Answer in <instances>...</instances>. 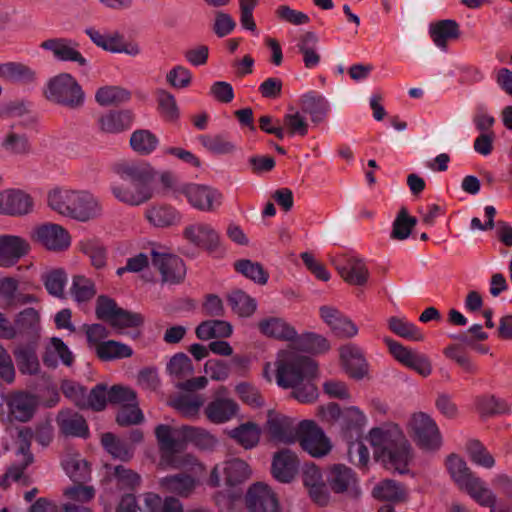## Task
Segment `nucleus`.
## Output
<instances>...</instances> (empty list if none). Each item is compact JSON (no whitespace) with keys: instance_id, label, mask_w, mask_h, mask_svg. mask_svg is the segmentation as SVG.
I'll use <instances>...</instances> for the list:
<instances>
[{"instance_id":"4be33fe9","label":"nucleus","mask_w":512,"mask_h":512,"mask_svg":"<svg viewBox=\"0 0 512 512\" xmlns=\"http://www.w3.org/2000/svg\"><path fill=\"white\" fill-rule=\"evenodd\" d=\"M32 197L18 189L0 190V214L26 215L33 210Z\"/></svg>"},{"instance_id":"0eeeda50","label":"nucleus","mask_w":512,"mask_h":512,"mask_svg":"<svg viewBox=\"0 0 512 512\" xmlns=\"http://www.w3.org/2000/svg\"><path fill=\"white\" fill-rule=\"evenodd\" d=\"M390 354L403 366L413 370L420 376L426 378L433 372V366L430 358L415 349H411L401 343L389 338H383Z\"/></svg>"},{"instance_id":"de8ad7c7","label":"nucleus","mask_w":512,"mask_h":512,"mask_svg":"<svg viewBox=\"0 0 512 512\" xmlns=\"http://www.w3.org/2000/svg\"><path fill=\"white\" fill-rule=\"evenodd\" d=\"M389 329L399 337L419 342L424 339L421 330L404 317L393 316L387 320Z\"/></svg>"},{"instance_id":"ddd939ff","label":"nucleus","mask_w":512,"mask_h":512,"mask_svg":"<svg viewBox=\"0 0 512 512\" xmlns=\"http://www.w3.org/2000/svg\"><path fill=\"white\" fill-rule=\"evenodd\" d=\"M180 194H183L188 203L195 209L211 212L222 203V194L216 188L197 183L182 184Z\"/></svg>"},{"instance_id":"72a5a7b5","label":"nucleus","mask_w":512,"mask_h":512,"mask_svg":"<svg viewBox=\"0 0 512 512\" xmlns=\"http://www.w3.org/2000/svg\"><path fill=\"white\" fill-rule=\"evenodd\" d=\"M258 328L264 336L278 340L292 341L297 337L295 328L282 318L262 319L258 323Z\"/></svg>"},{"instance_id":"774afa93","label":"nucleus","mask_w":512,"mask_h":512,"mask_svg":"<svg viewBox=\"0 0 512 512\" xmlns=\"http://www.w3.org/2000/svg\"><path fill=\"white\" fill-rule=\"evenodd\" d=\"M236 21L227 12L223 10H216L212 23V31L219 38H223L231 34L236 28Z\"/></svg>"},{"instance_id":"6ab92c4d","label":"nucleus","mask_w":512,"mask_h":512,"mask_svg":"<svg viewBox=\"0 0 512 512\" xmlns=\"http://www.w3.org/2000/svg\"><path fill=\"white\" fill-rule=\"evenodd\" d=\"M40 47L52 53L59 61L76 62L79 66L86 67L87 59L78 50V43L68 38H50L43 41Z\"/></svg>"},{"instance_id":"4468645a","label":"nucleus","mask_w":512,"mask_h":512,"mask_svg":"<svg viewBox=\"0 0 512 512\" xmlns=\"http://www.w3.org/2000/svg\"><path fill=\"white\" fill-rule=\"evenodd\" d=\"M151 262L159 272L163 284H178L186 275V267L182 259L164 250H151Z\"/></svg>"},{"instance_id":"0e129e2a","label":"nucleus","mask_w":512,"mask_h":512,"mask_svg":"<svg viewBox=\"0 0 512 512\" xmlns=\"http://www.w3.org/2000/svg\"><path fill=\"white\" fill-rule=\"evenodd\" d=\"M477 408L484 415L505 414L510 412V406L501 398L494 395H484L477 399Z\"/></svg>"},{"instance_id":"49530a36","label":"nucleus","mask_w":512,"mask_h":512,"mask_svg":"<svg viewBox=\"0 0 512 512\" xmlns=\"http://www.w3.org/2000/svg\"><path fill=\"white\" fill-rule=\"evenodd\" d=\"M36 398L32 395L20 393L15 395L10 402L11 415L19 421H28L36 408Z\"/></svg>"},{"instance_id":"f8f14e48","label":"nucleus","mask_w":512,"mask_h":512,"mask_svg":"<svg viewBox=\"0 0 512 512\" xmlns=\"http://www.w3.org/2000/svg\"><path fill=\"white\" fill-rule=\"evenodd\" d=\"M265 431L274 442L292 444L298 439L300 422L292 417L270 410L267 414Z\"/></svg>"},{"instance_id":"7c9ffc66","label":"nucleus","mask_w":512,"mask_h":512,"mask_svg":"<svg viewBox=\"0 0 512 512\" xmlns=\"http://www.w3.org/2000/svg\"><path fill=\"white\" fill-rule=\"evenodd\" d=\"M460 490L468 494L478 505L488 507L490 512L497 510L496 494L488 487L486 482L478 476L475 475Z\"/></svg>"},{"instance_id":"2f4dec72","label":"nucleus","mask_w":512,"mask_h":512,"mask_svg":"<svg viewBox=\"0 0 512 512\" xmlns=\"http://www.w3.org/2000/svg\"><path fill=\"white\" fill-rule=\"evenodd\" d=\"M298 466L297 455L290 450H283L274 456L272 473L278 481L288 483L295 477Z\"/></svg>"},{"instance_id":"9b49d317","label":"nucleus","mask_w":512,"mask_h":512,"mask_svg":"<svg viewBox=\"0 0 512 512\" xmlns=\"http://www.w3.org/2000/svg\"><path fill=\"white\" fill-rule=\"evenodd\" d=\"M85 33L98 47L111 53H124L131 57L141 54L142 49L135 41H126L124 37L115 31H101L95 28H87Z\"/></svg>"},{"instance_id":"864d4df0","label":"nucleus","mask_w":512,"mask_h":512,"mask_svg":"<svg viewBox=\"0 0 512 512\" xmlns=\"http://www.w3.org/2000/svg\"><path fill=\"white\" fill-rule=\"evenodd\" d=\"M446 466L451 478L459 489L475 476L468 468L466 462L457 455H450L447 458Z\"/></svg>"},{"instance_id":"f03ea898","label":"nucleus","mask_w":512,"mask_h":512,"mask_svg":"<svg viewBox=\"0 0 512 512\" xmlns=\"http://www.w3.org/2000/svg\"><path fill=\"white\" fill-rule=\"evenodd\" d=\"M155 434L161 450L160 466L175 469L192 466L195 474L202 473L204 467L196 463L191 455L182 452L184 443L194 442L200 446L216 443L215 437L208 431L192 426L171 428L162 424L156 427Z\"/></svg>"},{"instance_id":"3c124183","label":"nucleus","mask_w":512,"mask_h":512,"mask_svg":"<svg viewBox=\"0 0 512 512\" xmlns=\"http://www.w3.org/2000/svg\"><path fill=\"white\" fill-rule=\"evenodd\" d=\"M282 126L285 129V135L305 136L308 133L309 124L306 117L297 109L290 107L283 117Z\"/></svg>"},{"instance_id":"69168bd1","label":"nucleus","mask_w":512,"mask_h":512,"mask_svg":"<svg viewBox=\"0 0 512 512\" xmlns=\"http://www.w3.org/2000/svg\"><path fill=\"white\" fill-rule=\"evenodd\" d=\"M105 450L114 458L128 460L132 456V449L126 443L117 439L113 434L106 433L101 439Z\"/></svg>"},{"instance_id":"13d9d810","label":"nucleus","mask_w":512,"mask_h":512,"mask_svg":"<svg viewBox=\"0 0 512 512\" xmlns=\"http://www.w3.org/2000/svg\"><path fill=\"white\" fill-rule=\"evenodd\" d=\"M156 95L161 116L167 121H176L179 118L180 111L174 95L164 89H159Z\"/></svg>"},{"instance_id":"5fc2aeb1","label":"nucleus","mask_w":512,"mask_h":512,"mask_svg":"<svg viewBox=\"0 0 512 512\" xmlns=\"http://www.w3.org/2000/svg\"><path fill=\"white\" fill-rule=\"evenodd\" d=\"M70 294L77 303L87 302L96 294L94 282L83 275H75L72 279Z\"/></svg>"},{"instance_id":"a211bd4d","label":"nucleus","mask_w":512,"mask_h":512,"mask_svg":"<svg viewBox=\"0 0 512 512\" xmlns=\"http://www.w3.org/2000/svg\"><path fill=\"white\" fill-rule=\"evenodd\" d=\"M31 250L30 243L24 237L13 234L0 235V267L14 266Z\"/></svg>"},{"instance_id":"680f3d73","label":"nucleus","mask_w":512,"mask_h":512,"mask_svg":"<svg viewBox=\"0 0 512 512\" xmlns=\"http://www.w3.org/2000/svg\"><path fill=\"white\" fill-rule=\"evenodd\" d=\"M229 304L232 310L240 317H249L256 310V302L242 291H235L229 296Z\"/></svg>"},{"instance_id":"c9c22d12","label":"nucleus","mask_w":512,"mask_h":512,"mask_svg":"<svg viewBox=\"0 0 512 512\" xmlns=\"http://www.w3.org/2000/svg\"><path fill=\"white\" fill-rule=\"evenodd\" d=\"M13 355L22 374L36 375L40 372V361L33 346L19 344L14 347Z\"/></svg>"},{"instance_id":"6e6d98bb","label":"nucleus","mask_w":512,"mask_h":512,"mask_svg":"<svg viewBox=\"0 0 512 512\" xmlns=\"http://www.w3.org/2000/svg\"><path fill=\"white\" fill-rule=\"evenodd\" d=\"M130 93L118 86H104L95 93V100L101 106L118 105L128 101Z\"/></svg>"},{"instance_id":"338daca9","label":"nucleus","mask_w":512,"mask_h":512,"mask_svg":"<svg viewBox=\"0 0 512 512\" xmlns=\"http://www.w3.org/2000/svg\"><path fill=\"white\" fill-rule=\"evenodd\" d=\"M201 144L215 154H231L236 150V145L221 135H204L200 137Z\"/></svg>"},{"instance_id":"ea45409f","label":"nucleus","mask_w":512,"mask_h":512,"mask_svg":"<svg viewBox=\"0 0 512 512\" xmlns=\"http://www.w3.org/2000/svg\"><path fill=\"white\" fill-rule=\"evenodd\" d=\"M0 78L7 81L30 83L35 80L36 72L20 62L0 63Z\"/></svg>"},{"instance_id":"603ef678","label":"nucleus","mask_w":512,"mask_h":512,"mask_svg":"<svg viewBox=\"0 0 512 512\" xmlns=\"http://www.w3.org/2000/svg\"><path fill=\"white\" fill-rule=\"evenodd\" d=\"M374 497L392 502H402L406 500V490L398 483L392 480H383L373 488Z\"/></svg>"},{"instance_id":"6e6552de","label":"nucleus","mask_w":512,"mask_h":512,"mask_svg":"<svg viewBox=\"0 0 512 512\" xmlns=\"http://www.w3.org/2000/svg\"><path fill=\"white\" fill-rule=\"evenodd\" d=\"M297 441L301 448L314 458H321L330 453L332 442L315 422L300 421V432Z\"/></svg>"},{"instance_id":"dca6fc26","label":"nucleus","mask_w":512,"mask_h":512,"mask_svg":"<svg viewBox=\"0 0 512 512\" xmlns=\"http://www.w3.org/2000/svg\"><path fill=\"white\" fill-rule=\"evenodd\" d=\"M247 512H280V503L275 492L266 484L258 482L249 487L245 495Z\"/></svg>"},{"instance_id":"052dcab7","label":"nucleus","mask_w":512,"mask_h":512,"mask_svg":"<svg viewBox=\"0 0 512 512\" xmlns=\"http://www.w3.org/2000/svg\"><path fill=\"white\" fill-rule=\"evenodd\" d=\"M1 147L12 155H24L30 150L28 139L23 134L9 131L1 140Z\"/></svg>"},{"instance_id":"f257e3e1","label":"nucleus","mask_w":512,"mask_h":512,"mask_svg":"<svg viewBox=\"0 0 512 512\" xmlns=\"http://www.w3.org/2000/svg\"><path fill=\"white\" fill-rule=\"evenodd\" d=\"M263 378L283 389H292V396L300 403H311L318 397L313 381L319 376L318 364L293 350H281L273 362L263 366Z\"/></svg>"},{"instance_id":"9d476101","label":"nucleus","mask_w":512,"mask_h":512,"mask_svg":"<svg viewBox=\"0 0 512 512\" xmlns=\"http://www.w3.org/2000/svg\"><path fill=\"white\" fill-rule=\"evenodd\" d=\"M408 429L420 447L427 450L440 447L441 435L430 415L423 412L414 413L408 422Z\"/></svg>"},{"instance_id":"a19ab883","label":"nucleus","mask_w":512,"mask_h":512,"mask_svg":"<svg viewBox=\"0 0 512 512\" xmlns=\"http://www.w3.org/2000/svg\"><path fill=\"white\" fill-rule=\"evenodd\" d=\"M199 484V479L189 475L167 476L160 480V485L170 493L180 496L190 495Z\"/></svg>"},{"instance_id":"f704fd0d","label":"nucleus","mask_w":512,"mask_h":512,"mask_svg":"<svg viewBox=\"0 0 512 512\" xmlns=\"http://www.w3.org/2000/svg\"><path fill=\"white\" fill-rule=\"evenodd\" d=\"M61 432L68 436L87 437L89 430L85 419L76 412L63 410L57 416Z\"/></svg>"},{"instance_id":"c85d7f7f","label":"nucleus","mask_w":512,"mask_h":512,"mask_svg":"<svg viewBox=\"0 0 512 512\" xmlns=\"http://www.w3.org/2000/svg\"><path fill=\"white\" fill-rule=\"evenodd\" d=\"M133 114L129 110L108 111L97 119L99 130L105 134H119L131 127Z\"/></svg>"},{"instance_id":"c756f323","label":"nucleus","mask_w":512,"mask_h":512,"mask_svg":"<svg viewBox=\"0 0 512 512\" xmlns=\"http://www.w3.org/2000/svg\"><path fill=\"white\" fill-rule=\"evenodd\" d=\"M303 112L310 115L311 121L319 124L325 120L329 111V101L320 93L308 91L299 98Z\"/></svg>"},{"instance_id":"423d86ee","label":"nucleus","mask_w":512,"mask_h":512,"mask_svg":"<svg viewBox=\"0 0 512 512\" xmlns=\"http://www.w3.org/2000/svg\"><path fill=\"white\" fill-rule=\"evenodd\" d=\"M48 100L75 109L84 103V93L76 79L69 73H61L51 78L46 86Z\"/></svg>"},{"instance_id":"5701e85b","label":"nucleus","mask_w":512,"mask_h":512,"mask_svg":"<svg viewBox=\"0 0 512 512\" xmlns=\"http://www.w3.org/2000/svg\"><path fill=\"white\" fill-rule=\"evenodd\" d=\"M184 238L191 244L207 249L214 248L219 243V234L216 229L206 222H195L187 225L183 230Z\"/></svg>"},{"instance_id":"79ce46f5","label":"nucleus","mask_w":512,"mask_h":512,"mask_svg":"<svg viewBox=\"0 0 512 512\" xmlns=\"http://www.w3.org/2000/svg\"><path fill=\"white\" fill-rule=\"evenodd\" d=\"M31 436L32 433L30 430L19 431V437L22 439L23 442L19 449L23 463L20 466H13L7 471L3 480L1 481V485L4 488L7 487L9 481H19L23 475L25 467L32 462L33 458L32 455L29 453V445L27 443L28 438Z\"/></svg>"},{"instance_id":"412c9836","label":"nucleus","mask_w":512,"mask_h":512,"mask_svg":"<svg viewBox=\"0 0 512 512\" xmlns=\"http://www.w3.org/2000/svg\"><path fill=\"white\" fill-rule=\"evenodd\" d=\"M340 363L352 378L361 380L369 374V364L363 351L355 344H346L339 350Z\"/></svg>"},{"instance_id":"393cba45","label":"nucleus","mask_w":512,"mask_h":512,"mask_svg":"<svg viewBox=\"0 0 512 512\" xmlns=\"http://www.w3.org/2000/svg\"><path fill=\"white\" fill-rule=\"evenodd\" d=\"M238 411L239 406L233 399L220 395L210 401L204 409L205 416L214 424L231 421L237 416Z\"/></svg>"},{"instance_id":"c03bdc74","label":"nucleus","mask_w":512,"mask_h":512,"mask_svg":"<svg viewBox=\"0 0 512 512\" xmlns=\"http://www.w3.org/2000/svg\"><path fill=\"white\" fill-rule=\"evenodd\" d=\"M129 143L134 152L146 156L156 150L159 139L150 130L138 129L131 134Z\"/></svg>"},{"instance_id":"09e8293b","label":"nucleus","mask_w":512,"mask_h":512,"mask_svg":"<svg viewBox=\"0 0 512 512\" xmlns=\"http://www.w3.org/2000/svg\"><path fill=\"white\" fill-rule=\"evenodd\" d=\"M232 334V326L221 320H209L202 322L196 329V335L201 340L211 338H224Z\"/></svg>"},{"instance_id":"4d7b16f0","label":"nucleus","mask_w":512,"mask_h":512,"mask_svg":"<svg viewBox=\"0 0 512 512\" xmlns=\"http://www.w3.org/2000/svg\"><path fill=\"white\" fill-rule=\"evenodd\" d=\"M168 374L174 379H184L193 374L194 368L190 358L184 353H177L166 365Z\"/></svg>"},{"instance_id":"a878e982","label":"nucleus","mask_w":512,"mask_h":512,"mask_svg":"<svg viewBox=\"0 0 512 512\" xmlns=\"http://www.w3.org/2000/svg\"><path fill=\"white\" fill-rule=\"evenodd\" d=\"M144 217L155 228H169L180 224L181 213L174 207L166 204H154L146 208Z\"/></svg>"},{"instance_id":"bb28decb","label":"nucleus","mask_w":512,"mask_h":512,"mask_svg":"<svg viewBox=\"0 0 512 512\" xmlns=\"http://www.w3.org/2000/svg\"><path fill=\"white\" fill-rule=\"evenodd\" d=\"M428 33L434 45L447 51L448 43L460 36L459 24L452 19H444L429 24Z\"/></svg>"},{"instance_id":"1a4fd4ad","label":"nucleus","mask_w":512,"mask_h":512,"mask_svg":"<svg viewBox=\"0 0 512 512\" xmlns=\"http://www.w3.org/2000/svg\"><path fill=\"white\" fill-rule=\"evenodd\" d=\"M31 239L43 248L61 252L71 245V236L67 229L57 223L46 222L35 226L30 233Z\"/></svg>"},{"instance_id":"37998d69","label":"nucleus","mask_w":512,"mask_h":512,"mask_svg":"<svg viewBox=\"0 0 512 512\" xmlns=\"http://www.w3.org/2000/svg\"><path fill=\"white\" fill-rule=\"evenodd\" d=\"M67 280V273L62 268L50 269L41 275V281L45 289L51 296L56 298L65 297Z\"/></svg>"},{"instance_id":"39448f33","label":"nucleus","mask_w":512,"mask_h":512,"mask_svg":"<svg viewBox=\"0 0 512 512\" xmlns=\"http://www.w3.org/2000/svg\"><path fill=\"white\" fill-rule=\"evenodd\" d=\"M47 205L55 213L83 223L103 215L101 201L88 190L54 187L47 194Z\"/></svg>"},{"instance_id":"cd10ccee","label":"nucleus","mask_w":512,"mask_h":512,"mask_svg":"<svg viewBox=\"0 0 512 512\" xmlns=\"http://www.w3.org/2000/svg\"><path fill=\"white\" fill-rule=\"evenodd\" d=\"M42 359L46 366L55 368L59 364L71 366L74 362V355L62 339L52 337L45 344Z\"/></svg>"},{"instance_id":"b1692460","label":"nucleus","mask_w":512,"mask_h":512,"mask_svg":"<svg viewBox=\"0 0 512 512\" xmlns=\"http://www.w3.org/2000/svg\"><path fill=\"white\" fill-rule=\"evenodd\" d=\"M327 486L335 493L351 492L357 485L353 470L343 464L331 465L326 472Z\"/></svg>"},{"instance_id":"8fccbe9b","label":"nucleus","mask_w":512,"mask_h":512,"mask_svg":"<svg viewBox=\"0 0 512 512\" xmlns=\"http://www.w3.org/2000/svg\"><path fill=\"white\" fill-rule=\"evenodd\" d=\"M95 351L97 356L105 361L128 358L133 354L130 346L114 340L102 342L96 346Z\"/></svg>"},{"instance_id":"4c0bfd02","label":"nucleus","mask_w":512,"mask_h":512,"mask_svg":"<svg viewBox=\"0 0 512 512\" xmlns=\"http://www.w3.org/2000/svg\"><path fill=\"white\" fill-rule=\"evenodd\" d=\"M40 323V314L36 309H23L14 318V324L17 328V337L24 335H37L41 328Z\"/></svg>"},{"instance_id":"58836bf2","label":"nucleus","mask_w":512,"mask_h":512,"mask_svg":"<svg viewBox=\"0 0 512 512\" xmlns=\"http://www.w3.org/2000/svg\"><path fill=\"white\" fill-rule=\"evenodd\" d=\"M317 44L318 37L314 32H306L298 38L297 48L303 55L304 65L308 69H313L320 63Z\"/></svg>"},{"instance_id":"e2e57ef3","label":"nucleus","mask_w":512,"mask_h":512,"mask_svg":"<svg viewBox=\"0 0 512 512\" xmlns=\"http://www.w3.org/2000/svg\"><path fill=\"white\" fill-rule=\"evenodd\" d=\"M203 399L197 395L180 396L170 402L171 406L183 416L194 417L203 406Z\"/></svg>"},{"instance_id":"2eb2a0df","label":"nucleus","mask_w":512,"mask_h":512,"mask_svg":"<svg viewBox=\"0 0 512 512\" xmlns=\"http://www.w3.org/2000/svg\"><path fill=\"white\" fill-rule=\"evenodd\" d=\"M251 476V469L241 459H230L217 464L211 471L208 484L218 487L223 479L228 486H235L246 481Z\"/></svg>"},{"instance_id":"7ed1b4c3","label":"nucleus","mask_w":512,"mask_h":512,"mask_svg":"<svg viewBox=\"0 0 512 512\" xmlns=\"http://www.w3.org/2000/svg\"><path fill=\"white\" fill-rule=\"evenodd\" d=\"M115 173L120 181L110 184L113 197L128 206L137 207L154 197V189L150 182L155 178L156 171L147 162L128 161L119 163Z\"/></svg>"},{"instance_id":"aec40b11","label":"nucleus","mask_w":512,"mask_h":512,"mask_svg":"<svg viewBox=\"0 0 512 512\" xmlns=\"http://www.w3.org/2000/svg\"><path fill=\"white\" fill-rule=\"evenodd\" d=\"M322 321L340 338H353L358 335L357 325L337 308L324 305L319 308Z\"/></svg>"},{"instance_id":"473e14b6","label":"nucleus","mask_w":512,"mask_h":512,"mask_svg":"<svg viewBox=\"0 0 512 512\" xmlns=\"http://www.w3.org/2000/svg\"><path fill=\"white\" fill-rule=\"evenodd\" d=\"M333 264L342 278L352 285H363L368 279V270L364 262L356 257H349L345 262L333 260Z\"/></svg>"},{"instance_id":"f3484780","label":"nucleus","mask_w":512,"mask_h":512,"mask_svg":"<svg viewBox=\"0 0 512 512\" xmlns=\"http://www.w3.org/2000/svg\"><path fill=\"white\" fill-rule=\"evenodd\" d=\"M301 477L310 498L319 505H325L330 493L321 469L313 463L306 464L302 468Z\"/></svg>"},{"instance_id":"a18cd8bd","label":"nucleus","mask_w":512,"mask_h":512,"mask_svg":"<svg viewBox=\"0 0 512 512\" xmlns=\"http://www.w3.org/2000/svg\"><path fill=\"white\" fill-rule=\"evenodd\" d=\"M66 474L75 482H83L89 478L88 463L78 453H68L62 461Z\"/></svg>"},{"instance_id":"20e7f679","label":"nucleus","mask_w":512,"mask_h":512,"mask_svg":"<svg viewBox=\"0 0 512 512\" xmlns=\"http://www.w3.org/2000/svg\"><path fill=\"white\" fill-rule=\"evenodd\" d=\"M367 440L373 448L374 456L386 468L405 473L412 460L411 446L400 427L386 423L372 428Z\"/></svg>"},{"instance_id":"bf43d9fd","label":"nucleus","mask_w":512,"mask_h":512,"mask_svg":"<svg viewBox=\"0 0 512 512\" xmlns=\"http://www.w3.org/2000/svg\"><path fill=\"white\" fill-rule=\"evenodd\" d=\"M235 269L244 275L246 278L258 283V284H266L268 280V273L264 270L262 265L258 262H253L248 259H243L237 261L235 264Z\"/></svg>"},{"instance_id":"e433bc0d","label":"nucleus","mask_w":512,"mask_h":512,"mask_svg":"<svg viewBox=\"0 0 512 512\" xmlns=\"http://www.w3.org/2000/svg\"><path fill=\"white\" fill-rule=\"evenodd\" d=\"M227 435L245 449L255 447L261 436V428L252 422L243 423L226 431Z\"/></svg>"}]
</instances>
